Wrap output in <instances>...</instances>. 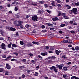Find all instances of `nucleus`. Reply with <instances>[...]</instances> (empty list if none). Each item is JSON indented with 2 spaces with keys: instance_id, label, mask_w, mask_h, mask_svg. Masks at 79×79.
<instances>
[{
  "instance_id": "1",
  "label": "nucleus",
  "mask_w": 79,
  "mask_h": 79,
  "mask_svg": "<svg viewBox=\"0 0 79 79\" xmlns=\"http://www.w3.org/2000/svg\"><path fill=\"white\" fill-rule=\"evenodd\" d=\"M77 9L76 8H73L72 10H70L71 13H73L74 15L77 14Z\"/></svg>"
},
{
  "instance_id": "2",
  "label": "nucleus",
  "mask_w": 79,
  "mask_h": 79,
  "mask_svg": "<svg viewBox=\"0 0 79 79\" xmlns=\"http://www.w3.org/2000/svg\"><path fill=\"white\" fill-rule=\"evenodd\" d=\"M32 19L33 21H37L38 20V17L37 15H34V16H32Z\"/></svg>"
},
{
  "instance_id": "3",
  "label": "nucleus",
  "mask_w": 79,
  "mask_h": 79,
  "mask_svg": "<svg viewBox=\"0 0 79 79\" xmlns=\"http://www.w3.org/2000/svg\"><path fill=\"white\" fill-rule=\"evenodd\" d=\"M1 46L2 49H3V50H6V46L5 45V44L3 43H2Z\"/></svg>"
},
{
  "instance_id": "4",
  "label": "nucleus",
  "mask_w": 79,
  "mask_h": 79,
  "mask_svg": "<svg viewBox=\"0 0 79 79\" xmlns=\"http://www.w3.org/2000/svg\"><path fill=\"white\" fill-rule=\"evenodd\" d=\"M66 14L62 13V16H63V18L64 19H69V17L67 16L66 15Z\"/></svg>"
},
{
  "instance_id": "5",
  "label": "nucleus",
  "mask_w": 79,
  "mask_h": 79,
  "mask_svg": "<svg viewBox=\"0 0 79 79\" xmlns=\"http://www.w3.org/2000/svg\"><path fill=\"white\" fill-rule=\"evenodd\" d=\"M61 42L64 43H68V44H71L73 42L72 41H70V42H69V41L68 40H62L61 41Z\"/></svg>"
},
{
  "instance_id": "6",
  "label": "nucleus",
  "mask_w": 79,
  "mask_h": 79,
  "mask_svg": "<svg viewBox=\"0 0 79 79\" xmlns=\"http://www.w3.org/2000/svg\"><path fill=\"white\" fill-rule=\"evenodd\" d=\"M64 7H65V8H67L68 10H69V9H71V6L68 5L64 6Z\"/></svg>"
},
{
  "instance_id": "7",
  "label": "nucleus",
  "mask_w": 79,
  "mask_h": 79,
  "mask_svg": "<svg viewBox=\"0 0 79 79\" xmlns=\"http://www.w3.org/2000/svg\"><path fill=\"white\" fill-rule=\"evenodd\" d=\"M6 68L7 69H11V66L9 64H6Z\"/></svg>"
},
{
  "instance_id": "8",
  "label": "nucleus",
  "mask_w": 79,
  "mask_h": 79,
  "mask_svg": "<svg viewBox=\"0 0 79 79\" xmlns=\"http://www.w3.org/2000/svg\"><path fill=\"white\" fill-rule=\"evenodd\" d=\"M17 23H18L19 25V26L20 25H21L23 23V22L21 21H17Z\"/></svg>"
},
{
  "instance_id": "9",
  "label": "nucleus",
  "mask_w": 79,
  "mask_h": 79,
  "mask_svg": "<svg viewBox=\"0 0 79 79\" xmlns=\"http://www.w3.org/2000/svg\"><path fill=\"white\" fill-rule=\"evenodd\" d=\"M41 55L42 56H45L46 55H48V53L47 52L45 53L42 52L41 53Z\"/></svg>"
},
{
  "instance_id": "10",
  "label": "nucleus",
  "mask_w": 79,
  "mask_h": 79,
  "mask_svg": "<svg viewBox=\"0 0 79 79\" xmlns=\"http://www.w3.org/2000/svg\"><path fill=\"white\" fill-rule=\"evenodd\" d=\"M59 19L58 18H57V17H56L55 18H53L52 19V20L53 21H58L59 20Z\"/></svg>"
},
{
  "instance_id": "11",
  "label": "nucleus",
  "mask_w": 79,
  "mask_h": 79,
  "mask_svg": "<svg viewBox=\"0 0 79 79\" xmlns=\"http://www.w3.org/2000/svg\"><path fill=\"white\" fill-rule=\"evenodd\" d=\"M18 21H15L14 23L15 25L16 26H19V25L18 23V22H17Z\"/></svg>"
},
{
  "instance_id": "12",
  "label": "nucleus",
  "mask_w": 79,
  "mask_h": 79,
  "mask_svg": "<svg viewBox=\"0 0 79 79\" xmlns=\"http://www.w3.org/2000/svg\"><path fill=\"white\" fill-rule=\"evenodd\" d=\"M56 66H57V68H59V69H62V68H63V67L61 65H57Z\"/></svg>"
},
{
  "instance_id": "13",
  "label": "nucleus",
  "mask_w": 79,
  "mask_h": 79,
  "mask_svg": "<svg viewBox=\"0 0 79 79\" xmlns=\"http://www.w3.org/2000/svg\"><path fill=\"white\" fill-rule=\"evenodd\" d=\"M71 79H79V78L76 76H73L71 78Z\"/></svg>"
},
{
  "instance_id": "14",
  "label": "nucleus",
  "mask_w": 79,
  "mask_h": 79,
  "mask_svg": "<svg viewBox=\"0 0 79 79\" xmlns=\"http://www.w3.org/2000/svg\"><path fill=\"white\" fill-rule=\"evenodd\" d=\"M10 31H16V29L13 27H10Z\"/></svg>"
},
{
  "instance_id": "15",
  "label": "nucleus",
  "mask_w": 79,
  "mask_h": 79,
  "mask_svg": "<svg viewBox=\"0 0 79 79\" xmlns=\"http://www.w3.org/2000/svg\"><path fill=\"white\" fill-rule=\"evenodd\" d=\"M32 43L33 44H37V45H39L40 44L39 42H35L34 41L32 42Z\"/></svg>"
},
{
  "instance_id": "16",
  "label": "nucleus",
  "mask_w": 79,
  "mask_h": 79,
  "mask_svg": "<svg viewBox=\"0 0 79 79\" xmlns=\"http://www.w3.org/2000/svg\"><path fill=\"white\" fill-rule=\"evenodd\" d=\"M27 47H31V46H32V44L30 43H27Z\"/></svg>"
},
{
  "instance_id": "17",
  "label": "nucleus",
  "mask_w": 79,
  "mask_h": 79,
  "mask_svg": "<svg viewBox=\"0 0 79 79\" xmlns=\"http://www.w3.org/2000/svg\"><path fill=\"white\" fill-rule=\"evenodd\" d=\"M43 12H44V10H41L38 11V13H40V14H42V13Z\"/></svg>"
},
{
  "instance_id": "18",
  "label": "nucleus",
  "mask_w": 79,
  "mask_h": 79,
  "mask_svg": "<svg viewBox=\"0 0 79 79\" xmlns=\"http://www.w3.org/2000/svg\"><path fill=\"white\" fill-rule=\"evenodd\" d=\"M62 58H64V59H65V60H67V59H68V58L66 57V56L65 55L62 56Z\"/></svg>"
},
{
  "instance_id": "19",
  "label": "nucleus",
  "mask_w": 79,
  "mask_h": 79,
  "mask_svg": "<svg viewBox=\"0 0 79 79\" xmlns=\"http://www.w3.org/2000/svg\"><path fill=\"white\" fill-rule=\"evenodd\" d=\"M11 45H12V43H11V42L9 44H8V48H11Z\"/></svg>"
},
{
  "instance_id": "20",
  "label": "nucleus",
  "mask_w": 79,
  "mask_h": 79,
  "mask_svg": "<svg viewBox=\"0 0 79 79\" xmlns=\"http://www.w3.org/2000/svg\"><path fill=\"white\" fill-rule=\"evenodd\" d=\"M31 63H33V64H35L36 63V62L35 61H34V60H32L31 61Z\"/></svg>"
},
{
  "instance_id": "21",
  "label": "nucleus",
  "mask_w": 79,
  "mask_h": 79,
  "mask_svg": "<svg viewBox=\"0 0 79 79\" xmlns=\"http://www.w3.org/2000/svg\"><path fill=\"white\" fill-rule=\"evenodd\" d=\"M75 49L76 50H77V51L78 50H79V47L78 46H77L75 47Z\"/></svg>"
},
{
  "instance_id": "22",
  "label": "nucleus",
  "mask_w": 79,
  "mask_h": 79,
  "mask_svg": "<svg viewBox=\"0 0 79 79\" xmlns=\"http://www.w3.org/2000/svg\"><path fill=\"white\" fill-rule=\"evenodd\" d=\"M55 52H56V54H57V55H59V54L60 53H59V51H58L57 50H56V51H55Z\"/></svg>"
},
{
  "instance_id": "23",
  "label": "nucleus",
  "mask_w": 79,
  "mask_h": 79,
  "mask_svg": "<svg viewBox=\"0 0 79 79\" xmlns=\"http://www.w3.org/2000/svg\"><path fill=\"white\" fill-rule=\"evenodd\" d=\"M31 26V25L27 24L25 25V27L27 28V27H30Z\"/></svg>"
},
{
  "instance_id": "24",
  "label": "nucleus",
  "mask_w": 79,
  "mask_h": 79,
  "mask_svg": "<svg viewBox=\"0 0 79 79\" xmlns=\"http://www.w3.org/2000/svg\"><path fill=\"white\" fill-rule=\"evenodd\" d=\"M63 70L64 71H66L67 70V67H64Z\"/></svg>"
},
{
  "instance_id": "25",
  "label": "nucleus",
  "mask_w": 79,
  "mask_h": 79,
  "mask_svg": "<svg viewBox=\"0 0 79 79\" xmlns=\"http://www.w3.org/2000/svg\"><path fill=\"white\" fill-rule=\"evenodd\" d=\"M38 75H39V73L37 72H35L34 74L35 76H38Z\"/></svg>"
},
{
  "instance_id": "26",
  "label": "nucleus",
  "mask_w": 79,
  "mask_h": 79,
  "mask_svg": "<svg viewBox=\"0 0 79 79\" xmlns=\"http://www.w3.org/2000/svg\"><path fill=\"white\" fill-rule=\"evenodd\" d=\"M12 47H15V48L16 47H17V45H16L15 44H12Z\"/></svg>"
},
{
  "instance_id": "27",
  "label": "nucleus",
  "mask_w": 79,
  "mask_h": 79,
  "mask_svg": "<svg viewBox=\"0 0 79 79\" xmlns=\"http://www.w3.org/2000/svg\"><path fill=\"white\" fill-rule=\"evenodd\" d=\"M51 4L52 6H55V2H54V1H52Z\"/></svg>"
},
{
  "instance_id": "28",
  "label": "nucleus",
  "mask_w": 79,
  "mask_h": 79,
  "mask_svg": "<svg viewBox=\"0 0 79 79\" xmlns=\"http://www.w3.org/2000/svg\"><path fill=\"white\" fill-rule=\"evenodd\" d=\"M46 26H53V24H51L50 23H46Z\"/></svg>"
},
{
  "instance_id": "29",
  "label": "nucleus",
  "mask_w": 79,
  "mask_h": 79,
  "mask_svg": "<svg viewBox=\"0 0 79 79\" xmlns=\"http://www.w3.org/2000/svg\"><path fill=\"white\" fill-rule=\"evenodd\" d=\"M20 45H24V43L22 41H20Z\"/></svg>"
},
{
  "instance_id": "30",
  "label": "nucleus",
  "mask_w": 79,
  "mask_h": 79,
  "mask_svg": "<svg viewBox=\"0 0 79 79\" xmlns=\"http://www.w3.org/2000/svg\"><path fill=\"white\" fill-rule=\"evenodd\" d=\"M64 26H66L65 24H62L60 25V27H64Z\"/></svg>"
},
{
  "instance_id": "31",
  "label": "nucleus",
  "mask_w": 79,
  "mask_h": 79,
  "mask_svg": "<svg viewBox=\"0 0 79 79\" xmlns=\"http://www.w3.org/2000/svg\"><path fill=\"white\" fill-rule=\"evenodd\" d=\"M67 75L66 74H64L63 75V77H64L65 79H67L66 77V76Z\"/></svg>"
},
{
  "instance_id": "32",
  "label": "nucleus",
  "mask_w": 79,
  "mask_h": 79,
  "mask_svg": "<svg viewBox=\"0 0 79 79\" xmlns=\"http://www.w3.org/2000/svg\"><path fill=\"white\" fill-rule=\"evenodd\" d=\"M9 73V71H7L5 73V75H8Z\"/></svg>"
},
{
  "instance_id": "33",
  "label": "nucleus",
  "mask_w": 79,
  "mask_h": 79,
  "mask_svg": "<svg viewBox=\"0 0 79 79\" xmlns=\"http://www.w3.org/2000/svg\"><path fill=\"white\" fill-rule=\"evenodd\" d=\"M20 27L21 28V29H24V28L23 27V25L22 24V25H20Z\"/></svg>"
},
{
  "instance_id": "34",
  "label": "nucleus",
  "mask_w": 79,
  "mask_h": 79,
  "mask_svg": "<svg viewBox=\"0 0 79 79\" xmlns=\"http://www.w3.org/2000/svg\"><path fill=\"white\" fill-rule=\"evenodd\" d=\"M55 66H52L50 68V69L52 70L54 69H55Z\"/></svg>"
},
{
  "instance_id": "35",
  "label": "nucleus",
  "mask_w": 79,
  "mask_h": 79,
  "mask_svg": "<svg viewBox=\"0 0 79 79\" xmlns=\"http://www.w3.org/2000/svg\"><path fill=\"white\" fill-rule=\"evenodd\" d=\"M54 70L56 72V73H57V72H58V70H57V69H56V67H55L54 69Z\"/></svg>"
},
{
  "instance_id": "36",
  "label": "nucleus",
  "mask_w": 79,
  "mask_h": 79,
  "mask_svg": "<svg viewBox=\"0 0 79 79\" xmlns=\"http://www.w3.org/2000/svg\"><path fill=\"white\" fill-rule=\"evenodd\" d=\"M75 5L76 6H79V2H77V3H75Z\"/></svg>"
},
{
  "instance_id": "37",
  "label": "nucleus",
  "mask_w": 79,
  "mask_h": 79,
  "mask_svg": "<svg viewBox=\"0 0 79 79\" xmlns=\"http://www.w3.org/2000/svg\"><path fill=\"white\" fill-rule=\"evenodd\" d=\"M38 56L39 57V58H41V59H42V58H43V57H42V56H40V55H38Z\"/></svg>"
},
{
  "instance_id": "38",
  "label": "nucleus",
  "mask_w": 79,
  "mask_h": 79,
  "mask_svg": "<svg viewBox=\"0 0 79 79\" xmlns=\"http://www.w3.org/2000/svg\"><path fill=\"white\" fill-rule=\"evenodd\" d=\"M15 10L16 11H18V8L16 7H15Z\"/></svg>"
},
{
  "instance_id": "39",
  "label": "nucleus",
  "mask_w": 79,
  "mask_h": 79,
  "mask_svg": "<svg viewBox=\"0 0 79 79\" xmlns=\"http://www.w3.org/2000/svg\"><path fill=\"white\" fill-rule=\"evenodd\" d=\"M42 32H47V30H43L42 31Z\"/></svg>"
},
{
  "instance_id": "40",
  "label": "nucleus",
  "mask_w": 79,
  "mask_h": 79,
  "mask_svg": "<svg viewBox=\"0 0 79 79\" xmlns=\"http://www.w3.org/2000/svg\"><path fill=\"white\" fill-rule=\"evenodd\" d=\"M4 71L3 69H0V72H3Z\"/></svg>"
},
{
  "instance_id": "41",
  "label": "nucleus",
  "mask_w": 79,
  "mask_h": 79,
  "mask_svg": "<svg viewBox=\"0 0 79 79\" xmlns=\"http://www.w3.org/2000/svg\"><path fill=\"white\" fill-rule=\"evenodd\" d=\"M73 68H74V69H76V68H77V66H76V65H75L73 66Z\"/></svg>"
},
{
  "instance_id": "42",
  "label": "nucleus",
  "mask_w": 79,
  "mask_h": 79,
  "mask_svg": "<svg viewBox=\"0 0 79 79\" xmlns=\"http://www.w3.org/2000/svg\"><path fill=\"white\" fill-rule=\"evenodd\" d=\"M58 16H60L61 15V12H58Z\"/></svg>"
},
{
  "instance_id": "43",
  "label": "nucleus",
  "mask_w": 79,
  "mask_h": 79,
  "mask_svg": "<svg viewBox=\"0 0 79 79\" xmlns=\"http://www.w3.org/2000/svg\"><path fill=\"white\" fill-rule=\"evenodd\" d=\"M48 5H47V4H44V6L45 8H48Z\"/></svg>"
},
{
  "instance_id": "44",
  "label": "nucleus",
  "mask_w": 79,
  "mask_h": 79,
  "mask_svg": "<svg viewBox=\"0 0 79 79\" xmlns=\"http://www.w3.org/2000/svg\"><path fill=\"white\" fill-rule=\"evenodd\" d=\"M27 61V60H26V59H23L22 60L23 62H26Z\"/></svg>"
},
{
  "instance_id": "45",
  "label": "nucleus",
  "mask_w": 79,
  "mask_h": 79,
  "mask_svg": "<svg viewBox=\"0 0 79 79\" xmlns=\"http://www.w3.org/2000/svg\"><path fill=\"white\" fill-rule=\"evenodd\" d=\"M56 1L57 2V3H61V1L59 0H56Z\"/></svg>"
},
{
  "instance_id": "46",
  "label": "nucleus",
  "mask_w": 79,
  "mask_h": 79,
  "mask_svg": "<svg viewBox=\"0 0 79 79\" xmlns=\"http://www.w3.org/2000/svg\"><path fill=\"white\" fill-rule=\"evenodd\" d=\"M4 40V38L2 37H0V40Z\"/></svg>"
},
{
  "instance_id": "47",
  "label": "nucleus",
  "mask_w": 79,
  "mask_h": 79,
  "mask_svg": "<svg viewBox=\"0 0 79 79\" xmlns=\"http://www.w3.org/2000/svg\"><path fill=\"white\" fill-rule=\"evenodd\" d=\"M39 2L40 3H41V4H44V1H40Z\"/></svg>"
},
{
  "instance_id": "48",
  "label": "nucleus",
  "mask_w": 79,
  "mask_h": 79,
  "mask_svg": "<svg viewBox=\"0 0 79 79\" xmlns=\"http://www.w3.org/2000/svg\"><path fill=\"white\" fill-rule=\"evenodd\" d=\"M41 28H42V29H44L45 26H44V25H42L41 26Z\"/></svg>"
},
{
  "instance_id": "49",
  "label": "nucleus",
  "mask_w": 79,
  "mask_h": 79,
  "mask_svg": "<svg viewBox=\"0 0 79 79\" xmlns=\"http://www.w3.org/2000/svg\"><path fill=\"white\" fill-rule=\"evenodd\" d=\"M14 54L16 56H18V53L17 52H14Z\"/></svg>"
},
{
  "instance_id": "50",
  "label": "nucleus",
  "mask_w": 79,
  "mask_h": 79,
  "mask_svg": "<svg viewBox=\"0 0 79 79\" xmlns=\"http://www.w3.org/2000/svg\"><path fill=\"white\" fill-rule=\"evenodd\" d=\"M54 28V27H51L50 28V30H53V28Z\"/></svg>"
},
{
  "instance_id": "51",
  "label": "nucleus",
  "mask_w": 79,
  "mask_h": 79,
  "mask_svg": "<svg viewBox=\"0 0 79 79\" xmlns=\"http://www.w3.org/2000/svg\"><path fill=\"white\" fill-rule=\"evenodd\" d=\"M1 21H2V22H4V23H6V21L5 20H1Z\"/></svg>"
},
{
  "instance_id": "52",
  "label": "nucleus",
  "mask_w": 79,
  "mask_h": 79,
  "mask_svg": "<svg viewBox=\"0 0 79 79\" xmlns=\"http://www.w3.org/2000/svg\"><path fill=\"white\" fill-rule=\"evenodd\" d=\"M46 11H47L48 12V13H51V11H50L49 10H46Z\"/></svg>"
},
{
  "instance_id": "53",
  "label": "nucleus",
  "mask_w": 79,
  "mask_h": 79,
  "mask_svg": "<svg viewBox=\"0 0 79 79\" xmlns=\"http://www.w3.org/2000/svg\"><path fill=\"white\" fill-rule=\"evenodd\" d=\"M71 64V62H69L68 63H67V64H68L69 65V64Z\"/></svg>"
},
{
  "instance_id": "54",
  "label": "nucleus",
  "mask_w": 79,
  "mask_h": 79,
  "mask_svg": "<svg viewBox=\"0 0 79 79\" xmlns=\"http://www.w3.org/2000/svg\"><path fill=\"white\" fill-rule=\"evenodd\" d=\"M57 6H58V7H61V5L60 4H58Z\"/></svg>"
},
{
  "instance_id": "55",
  "label": "nucleus",
  "mask_w": 79,
  "mask_h": 79,
  "mask_svg": "<svg viewBox=\"0 0 79 79\" xmlns=\"http://www.w3.org/2000/svg\"><path fill=\"white\" fill-rule=\"evenodd\" d=\"M23 68H24V67L23 66H19V68L20 69H23Z\"/></svg>"
},
{
  "instance_id": "56",
  "label": "nucleus",
  "mask_w": 79,
  "mask_h": 79,
  "mask_svg": "<svg viewBox=\"0 0 79 79\" xmlns=\"http://www.w3.org/2000/svg\"><path fill=\"white\" fill-rule=\"evenodd\" d=\"M26 76L24 75H23L22 76V78H24Z\"/></svg>"
},
{
  "instance_id": "57",
  "label": "nucleus",
  "mask_w": 79,
  "mask_h": 79,
  "mask_svg": "<svg viewBox=\"0 0 79 79\" xmlns=\"http://www.w3.org/2000/svg\"><path fill=\"white\" fill-rule=\"evenodd\" d=\"M69 23H70V24H73V23H74V22H73V21H70Z\"/></svg>"
},
{
  "instance_id": "58",
  "label": "nucleus",
  "mask_w": 79,
  "mask_h": 79,
  "mask_svg": "<svg viewBox=\"0 0 79 79\" xmlns=\"http://www.w3.org/2000/svg\"><path fill=\"white\" fill-rule=\"evenodd\" d=\"M2 58H6V55H3L2 56Z\"/></svg>"
},
{
  "instance_id": "59",
  "label": "nucleus",
  "mask_w": 79,
  "mask_h": 79,
  "mask_svg": "<svg viewBox=\"0 0 79 79\" xmlns=\"http://www.w3.org/2000/svg\"><path fill=\"white\" fill-rule=\"evenodd\" d=\"M32 5H34V6H37V4H36V3H33Z\"/></svg>"
},
{
  "instance_id": "60",
  "label": "nucleus",
  "mask_w": 79,
  "mask_h": 79,
  "mask_svg": "<svg viewBox=\"0 0 79 79\" xmlns=\"http://www.w3.org/2000/svg\"><path fill=\"white\" fill-rule=\"evenodd\" d=\"M73 25H77V23L76 22H74L73 23Z\"/></svg>"
},
{
  "instance_id": "61",
  "label": "nucleus",
  "mask_w": 79,
  "mask_h": 79,
  "mask_svg": "<svg viewBox=\"0 0 79 79\" xmlns=\"http://www.w3.org/2000/svg\"><path fill=\"white\" fill-rule=\"evenodd\" d=\"M59 32L60 34H63V31H60Z\"/></svg>"
},
{
  "instance_id": "62",
  "label": "nucleus",
  "mask_w": 79,
  "mask_h": 79,
  "mask_svg": "<svg viewBox=\"0 0 79 79\" xmlns=\"http://www.w3.org/2000/svg\"><path fill=\"white\" fill-rule=\"evenodd\" d=\"M12 61H16V59H12L11 60Z\"/></svg>"
},
{
  "instance_id": "63",
  "label": "nucleus",
  "mask_w": 79,
  "mask_h": 79,
  "mask_svg": "<svg viewBox=\"0 0 79 79\" xmlns=\"http://www.w3.org/2000/svg\"><path fill=\"white\" fill-rule=\"evenodd\" d=\"M68 47H72V45L71 44H69L68 45Z\"/></svg>"
},
{
  "instance_id": "64",
  "label": "nucleus",
  "mask_w": 79,
  "mask_h": 79,
  "mask_svg": "<svg viewBox=\"0 0 79 79\" xmlns=\"http://www.w3.org/2000/svg\"><path fill=\"white\" fill-rule=\"evenodd\" d=\"M52 30L53 31H56V28L54 27Z\"/></svg>"
}]
</instances>
